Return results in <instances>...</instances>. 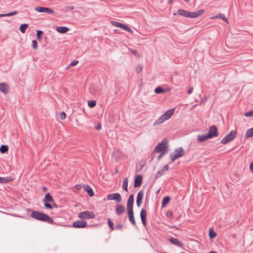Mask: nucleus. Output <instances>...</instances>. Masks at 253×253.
Listing matches in <instances>:
<instances>
[{
	"mask_svg": "<svg viewBox=\"0 0 253 253\" xmlns=\"http://www.w3.org/2000/svg\"><path fill=\"white\" fill-rule=\"evenodd\" d=\"M174 111V109L172 108L169 110H168L166 112H165L163 115L162 117H163V119L167 120L169 119L172 115L173 114Z\"/></svg>",
	"mask_w": 253,
	"mask_h": 253,
	"instance_id": "obj_16",
	"label": "nucleus"
},
{
	"mask_svg": "<svg viewBox=\"0 0 253 253\" xmlns=\"http://www.w3.org/2000/svg\"><path fill=\"white\" fill-rule=\"evenodd\" d=\"M59 117L61 120H64L66 117V113L64 112H62L59 114Z\"/></svg>",
	"mask_w": 253,
	"mask_h": 253,
	"instance_id": "obj_40",
	"label": "nucleus"
},
{
	"mask_svg": "<svg viewBox=\"0 0 253 253\" xmlns=\"http://www.w3.org/2000/svg\"><path fill=\"white\" fill-rule=\"evenodd\" d=\"M169 241L173 245L178 247H182L183 246V244L178 239L174 237L170 238Z\"/></svg>",
	"mask_w": 253,
	"mask_h": 253,
	"instance_id": "obj_15",
	"label": "nucleus"
},
{
	"mask_svg": "<svg viewBox=\"0 0 253 253\" xmlns=\"http://www.w3.org/2000/svg\"><path fill=\"white\" fill-rule=\"evenodd\" d=\"M69 30V29L68 28L64 26H59L56 28V31L61 34L66 33Z\"/></svg>",
	"mask_w": 253,
	"mask_h": 253,
	"instance_id": "obj_23",
	"label": "nucleus"
},
{
	"mask_svg": "<svg viewBox=\"0 0 253 253\" xmlns=\"http://www.w3.org/2000/svg\"><path fill=\"white\" fill-rule=\"evenodd\" d=\"M76 188L77 189L80 190L81 188V185H77L76 186Z\"/></svg>",
	"mask_w": 253,
	"mask_h": 253,
	"instance_id": "obj_57",
	"label": "nucleus"
},
{
	"mask_svg": "<svg viewBox=\"0 0 253 253\" xmlns=\"http://www.w3.org/2000/svg\"><path fill=\"white\" fill-rule=\"evenodd\" d=\"M107 199L108 200H115L118 203L121 202L122 200L121 195L118 193L110 194L108 195Z\"/></svg>",
	"mask_w": 253,
	"mask_h": 253,
	"instance_id": "obj_9",
	"label": "nucleus"
},
{
	"mask_svg": "<svg viewBox=\"0 0 253 253\" xmlns=\"http://www.w3.org/2000/svg\"><path fill=\"white\" fill-rule=\"evenodd\" d=\"M127 186H128V180H127V178H126L124 179V180H123L122 188L125 191H128Z\"/></svg>",
	"mask_w": 253,
	"mask_h": 253,
	"instance_id": "obj_26",
	"label": "nucleus"
},
{
	"mask_svg": "<svg viewBox=\"0 0 253 253\" xmlns=\"http://www.w3.org/2000/svg\"><path fill=\"white\" fill-rule=\"evenodd\" d=\"M96 105V102L95 100H89L88 101V106L90 108H93Z\"/></svg>",
	"mask_w": 253,
	"mask_h": 253,
	"instance_id": "obj_36",
	"label": "nucleus"
},
{
	"mask_svg": "<svg viewBox=\"0 0 253 253\" xmlns=\"http://www.w3.org/2000/svg\"><path fill=\"white\" fill-rule=\"evenodd\" d=\"M84 190L85 191L90 197L94 195V192L91 187L88 185H83Z\"/></svg>",
	"mask_w": 253,
	"mask_h": 253,
	"instance_id": "obj_19",
	"label": "nucleus"
},
{
	"mask_svg": "<svg viewBox=\"0 0 253 253\" xmlns=\"http://www.w3.org/2000/svg\"><path fill=\"white\" fill-rule=\"evenodd\" d=\"M164 171H163L162 169H161L160 171H158L155 175V178L157 179L158 178L160 177L164 173Z\"/></svg>",
	"mask_w": 253,
	"mask_h": 253,
	"instance_id": "obj_38",
	"label": "nucleus"
},
{
	"mask_svg": "<svg viewBox=\"0 0 253 253\" xmlns=\"http://www.w3.org/2000/svg\"><path fill=\"white\" fill-rule=\"evenodd\" d=\"M208 253H218L215 252V251H211V252H210Z\"/></svg>",
	"mask_w": 253,
	"mask_h": 253,
	"instance_id": "obj_61",
	"label": "nucleus"
},
{
	"mask_svg": "<svg viewBox=\"0 0 253 253\" xmlns=\"http://www.w3.org/2000/svg\"><path fill=\"white\" fill-rule=\"evenodd\" d=\"M134 203L133 195L131 194L129 195L126 204V210H133Z\"/></svg>",
	"mask_w": 253,
	"mask_h": 253,
	"instance_id": "obj_10",
	"label": "nucleus"
},
{
	"mask_svg": "<svg viewBox=\"0 0 253 253\" xmlns=\"http://www.w3.org/2000/svg\"><path fill=\"white\" fill-rule=\"evenodd\" d=\"M43 202L54 203V200L49 193H47L45 195L44 199L42 200Z\"/></svg>",
	"mask_w": 253,
	"mask_h": 253,
	"instance_id": "obj_20",
	"label": "nucleus"
},
{
	"mask_svg": "<svg viewBox=\"0 0 253 253\" xmlns=\"http://www.w3.org/2000/svg\"><path fill=\"white\" fill-rule=\"evenodd\" d=\"M87 222L85 220H78L73 222L72 226L74 228H83L87 226Z\"/></svg>",
	"mask_w": 253,
	"mask_h": 253,
	"instance_id": "obj_8",
	"label": "nucleus"
},
{
	"mask_svg": "<svg viewBox=\"0 0 253 253\" xmlns=\"http://www.w3.org/2000/svg\"><path fill=\"white\" fill-rule=\"evenodd\" d=\"M43 33L42 31L38 30L37 31V39L38 40H41L42 39V36L43 35Z\"/></svg>",
	"mask_w": 253,
	"mask_h": 253,
	"instance_id": "obj_35",
	"label": "nucleus"
},
{
	"mask_svg": "<svg viewBox=\"0 0 253 253\" xmlns=\"http://www.w3.org/2000/svg\"><path fill=\"white\" fill-rule=\"evenodd\" d=\"M204 12L205 10L204 9H200L197 12H193L179 9L177 10V13H174V14L176 15L177 14L180 16L187 18H196L204 14Z\"/></svg>",
	"mask_w": 253,
	"mask_h": 253,
	"instance_id": "obj_2",
	"label": "nucleus"
},
{
	"mask_svg": "<svg viewBox=\"0 0 253 253\" xmlns=\"http://www.w3.org/2000/svg\"><path fill=\"white\" fill-rule=\"evenodd\" d=\"M121 23H120V22H117V21H111V24L114 26H115V27H119Z\"/></svg>",
	"mask_w": 253,
	"mask_h": 253,
	"instance_id": "obj_43",
	"label": "nucleus"
},
{
	"mask_svg": "<svg viewBox=\"0 0 253 253\" xmlns=\"http://www.w3.org/2000/svg\"><path fill=\"white\" fill-rule=\"evenodd\" d=\"M28 211H31V216L38 220L42 222H47L50 224H53L54 222L52 218L49 217L47 214L41 212L40 211H34L33 209H27Z\"/></svg>",
	"mask_w": 253,
	"mask_h": 253,
	"instance_id": "obj_1",
	"label": "nucleus"
},
{
	"mask_svg": "<svg viewBox=\"0 0 253 253\" xmlns=\"http://www.w3.org/2000/svg\"><path fill=\"white\" fill-rule=\"evenodd\" d=\"M146 217H147V211L146 210L143 209L140 211V218L141 219L142 223L144 226L146 225Z\"/></svg>",
	"mask_w": 253,
	"mask_h": 253,
	"instance_id": "obj_14",
	"label": "nucleus"
},
{
	"mask_svg": "<svg viewBox=\"0 0 253 253\" xmlns=\"http://www.w3.org/2000/svg\"><path fill=\"white\" fill-rule=\"evenodd\" d=\"M246 138L253 137V128H250L245 134Z\"/></svg>",
	"mask_w": 253,
	"mask_h": 253,
	"instance_id": "obj_31",
	"label": "nucleus"
},
{
	"mask_svg": "<svg viewBox=\"0 0 253 253\" xmlns=\"http://www.w3.org/2000/svg\"><path fill=\"white\" fill-rule=\"evenodd\" d=\"M166 92V90L163 89L161 86H159L155 89V92L157 94H160L163 92Z\"/></svg>",
	"mask_w": 253,
	"mask_h": 253,
	"instance_id": "obj_30",
	"label": "nucleus"
},
{
	"mask_svg": "<svg viewBox=\"0 0 253 253\" xmlns=\"http://www.w3.org/2000/svg\"><path fill=\"white\" fill-rule=\"evenodd\" d=\"M9 86L5 83H0V91L6 94L8 92Z\"/></svg>",
	"mask_w": 253,
	"mask_h": 253,
	"instance_id": "obj_18",
	"label": "nucleus"
},
{
	"mask_svg": "<svg viewBox=\"0 0 253 253\" xmlns=\"http://www.w3.org/2000/svg\"><path fill=\"white\" fill-rule=\"evenodd\" d=\"M107 221H108V225H109V227L110 228V229H111L112 230H114L115 227H114V223H113V222L112 221V220H111L110 218H108V219H107Z\"/></svg>",
	"mask_w": 253,
	"mask_h": 253,
	"instance_id": "obj_37",
	"label": "nucleus"
},
{
	"mask_svg": "<svg viewBox=\"0 0 253 253\" xmlns=\"http://www.w3.org/2000/svg\"><path fill=\"white\" fill-rule=\"evenodd\" d=\"M142 68L141 66L138 67L136 69V71L137 73L141 72L142 71Z\"/></svg>",
	"mask_w": 253,
	"mask_h": 253,
	"instance_id": "obj_53",
	"label": "nucleus"
},
{
	"mask_svg": "<svg viewBox=\"0 0 253 253\" xmlns=\"http://www.w3.org/2000/svg\"><path fill=\"white\" fill-rule=\"evenodd\" d=\"M131 52L134 54H136L137 53V50H131Z\"/></svg>",
	"mask_w": 253,
	"mask_h": 253,
	"instance_id": "obj_58",
	"label": "nucleus"
},
{
	"mask_svg": "<svg viewBox=\"0 0 253 253\" xmlns=\"http://www.w3.org/2000/svg\"><path fill=\"white\" fill-rule=\"evenodd\" d=\"M53 204V207L57 208V205L55 204V202L54 201V203H52Z\"/></svg>",
	"mask_w": 253,
	"mask_h": 253,
	"instance_id": "obj_60",
	"label": "nucleus"
},
{
	"mask_svg": "<svg viewBox=\"0 0 253 253\" xmlns=\"http://www.w3.org/2000/svg\"><path fill=\"white\" fill-rule=\"evenodd\" d=\"M44 206L45 207V208L47 209H52L53 206L50 204V203H48L47 202H44Z\"/></svg>",
	"mask_w": 253,
	"mask_h": 253,
	"instance_id": "obj_42",
	"label": "nucleus"
},
{
	"mask_svg": "<svg viewBox=\"0 0 253 253\" xmlns=\"http://www.w3.org/2000/svg\"><path fill=\"white\" fill-rule=\"evenodd\" d=\"M126 211L125 207L123 206L122 205L119 204L117 205L116 209V213L117 215H120L124 213Z\"/></svg>",
	"mask_w": 253,
	"mask_h": 253,
	"instance_id": "obj_17",
	"label": "nucleus"
},
{
	"mask_svg": "<svg viewBox=\"0 0 253 253\" xmlns=\"http://www.w3.org/2000/svg\"><path fill=\"white\" fill-rule=\"evenodd\" d=\"M211 139L208 135H198L197 136V140L200 142H204L208 139Z\"/></svg>",
	"mask_w": 253,
	"mask_h": 253,
	"instance_id": "obj_22",
	"label": "nucleus"
},
{
	"mask_svg": "<svg viewBox=\"0 0 253 253\" xmlns=\"http://www.w3.org/2000/svg\"><path fill=\"white\" fill-rule=\"evenodd\" d=\"M13 178L11 177H0V183L6 184L9 182L12 181Z\"/></svg>",
	"mask_w": 253,
	"mask_h": 253,
	"instance_id": "obj_21",
	"label": "nucleus"
},
{
	"mask_svg": "<svg viewBox=\"0 0 253 253\" xmlns=\"http://www.w3.org/2000/svg\"><path fill=\"white\" fill-rule=\"evenodd\" d=\"M32 47L34 49H36L38 47V45H37V42L35 40H33L32 41Z\"/></svg>",
	"mask_w": 253,
	"mask_h": 253,
	"instance_id": "obj_45",
	"label": "nucleus"
},
{
	"mask_svg": "<svg viewBox=\"0 0 253 253\" xmlns=\"http://www.w3.org/2000/svg\"><path fill=\"white\" fill-rule=\"evenodd\" d=\"M170 198L169 196H166L164 198L162 203V207L163 208L166 207L167 204L169 202Z\"/></svg>",
	"mask_w": 253,
	"mask_h": 253,
	"instance_id": "obj_25",
	"label": "nucleus"
},
{
	"mask_svg": "<svg viewBox=\"0 0 253 253\" xmlns=\"http://www.w3.org/2000/svg\"><path fill=\"white\" fill-rule=\"evenodd\" d=\"M143 194L144 193L142 190L139 191L137 194L136 200L142 201L143 198Z\"/></svg>",
	"mask_w": 253,
	"mask_h": 253,
	"instance_id": "obj_34",
	"label": "nucleus"
},
{
	"mask_svg": "<svg viewBox=\"0 0 253 253\" xmlns=\"http://www.w3.org/2000/svg\"><path fill=\"white\" fill-rule=\"evenodd\" d=\"M173 0H169V3H172L173 2Z\"/></svg>",
	"mask_w": 253,
	"mask_h": 253,
	"instance_id": "obj_63",
	"label": "nucleus"
},
{
	"mask_svg": "<svg viewBox=\"0 0 253 253\" xmlns=\"http://www.w3.org/2000/svg\"><path fill=\"white\" fill-rule=\"evenodd\" d=\"M123 225L122 224L119 223L116 225L115 228L118 230H122L123 229Z\"/></svg>",
	"mask_w": 253,
	"mask_h": 253,
	"instance_id": "obj_47",
	"label": "nucleus"
},
{
	"mask_svg": "<svg viewBox=\"0 0 253 253\" xmlns=\"http://www.w3.org/2000/svg\"><path fill=\"white\" fill-rule=\"evenodd\" d=\"M193 88L192 87H190L187 91V93L188 94H190L193 92Z\"/></svg>",
	"mask_w": 253,
	"mask_h": 253,
	"instance_id": "obj_52",
	"label": "nucleus"
},
{
	"mask_svg": "<svg viewBox=\"0 0 253 253\" xmlns=\"http://www.w3.org/2000/svg\"><path fill=\"white\" fill-rule=\"evenodd\" d=\"M142 201L141 200H136V205L138 207H140L141 204H142Z\"/></svg>",
	"mask_w": 253,
	"mask_h": 253,
	"instance_id": "obj_51",
	"label": "nucleus"
},
{
	"mask_svg": "<svg viewBox=\"0 0 253 253\" xmlns=\"http://www.w3.org/2000/svg\"><path fill=\"white\" fill-rule=\"evenodd\" d=\"M8 151V147L6 145H2L0 147V153L4 154Z\"/></svg>",
	"mask_w": 253,
	"mask_h": 253,
	"instance_id": "obj_27",
	"label": "nucleus"
},
{
	"mask_svg": "<svg viewBox=\"0 0 253 253\" xmlns=\"http://www.w3.org/2000/svg\"><path fill=\"white\" fill-rule=\"evenodd\" d=\"M185 152L182 147L175 149L173 153L170 154L169 157L171 162L184 155Z\"/></svg>",
	"mask_w": 253,
	"mask_h": 253,
	"instance_id": "obj_4",
	"label": "nucleus"
},
{
	"mask_svg": "<svg viewBox=\"0 0 253 253\" xmlns=\"http://www.w3.org/2000/svg\"><path fill=\"white\" fill-rule=\"evenodd\" d=\"M28 27V24H23L20 27V30L21 32L23 34L25 33L26 30Z\"/></svg>",
	"mask_w": 253,
	"mask_h": 253,
	"instance_id": "obj_32",
	"label": "nucleus"
},
{
	"mask_svg": "<svg viewBox=\"0 0 253 253\" xmlns=\"http://www.w3.org/2000/svg\"><path fill=\"white\" fill-rule=\"evenodd\" d=\"M167 216L168 217H169L170 218H172V216H173V214H172V212L170 211V212H167Z\"/></svg>",
	"mask_w": 253,
	"mask_h": 253,
	"instance_id": "obj_50",
	"label": "nucleus"
},
{
	"mask_svg": "<svg viewBox=\"0 0 253 253\" xmlns=\"http://www.w3.org/2000/svg\"><path fill=\"white\" fill-rule=\"evenodd\" d=\"M211 18L212 19H215V18H220V19H222L224 21H225L226 22H228L227 18H226L225 17V16L221 13L218 14V15H216L215 16H213Z\"/></svg>",
	"mask_w": 253,
	"mask_h": 253,
	"instance_id": "obj_24",
	"label": "nucleus"
},
{
	"mask_svg": "<svg viewBox=\"0 0 253 253\" xmlns=\"http://www.w3.org/2000/svg\"><path fill=\"white\" fill-rule=\"evenodd\" d=\"M165 121V120L163 119V117L162 116L159 119H158L154 123V126H156L157 125H159L161 124L162 123H163Z\"/></svg>",
	"mask_w": 253,
	"mask_h": 253,
	"instance_id": "obj_33",
	"label": "nucleus"
},
{
	"mask_svg": "<svg viewBox=\"0 0 253 253\" xmlns=\"http://www.w3.org/2000/svg\"><path fill=\"white\" fill-rule=\"evenodd\" d=\"M217 234L214 231L213 229L211 228L209 230V237L211 239H213L216 236Z\"/></svg>",
	"mask_w": 253,
	"mask_h": 253,
	"instance_id": "obj_28",
	"label": "nucleus"
},
{
	"mask_svg": "<svg viewBox=\"0 0 253 253\" xmlns=\"http://www.w3.org/2000/svg\"><path fill=\"white\" fill-rule=\"evenodd\" d=\"M74 9V7L73 6H65L64 8V10L66 12L71 11L72 10H73Z\"/></svg>",
	"mask_w": 253,
	"mask_h": 253,
	"instance_id": "obj_41",
	"label": "nucleus"
},
{
	"mask_svg": "<svg viewBox=\"0 0 253 253\" xmlns=\"http://www.w3.org/2000/svg\"><path fill=\"white\" fill-rule=\"evenodd\" d=\"M169 147L168 141L167 139L165 138L162 141L159 143L154 149V152L156 153L168 152V148Z\"/></svg>",
	"mask_w": 253,
	"mask_h": 253,
	"instance_id": "obj_3",
	"label": "nucleus"
},
{
	"mask_svg": "<svg viewBox=\"0 0 253 253\" xmlns=\"http://www.w3.org/2000/svg\"><path fill=\"white\" fill-rule=\"evenodd\" d=\"M78 217L81 219H92L95 217L93 212L85 211L80 213Z\"/></svg>",
	"mask_w": 253,
	"mask_h": 253,
	"instance_id": "obj_6",
	"label": "nucleus"
},
{
	"mask_svg": "<svg viewBox=\"0 0 253 253\" xmlns=\"http://www.w3.org/2000/svg\"><path fill=\"white\" fill-rule=\"evenodd\" d=\"M95 128L97 130H100L101 129V125L100 124H99Z\"/></svg>",
	"mask_w": 253,
	"mask_h": 253,
	"instance_id": "obj_54",
	"label": "nucleus"
},
{
	"mask_svg": "<svg viewBox=\"0 0 253 253\" xmlns=\"http://www.w3.org/2000/svg\"><path fill=\"white\" fill-rule=\"evenodd\" d=\"M207 134L211 139L214 137H217L218 132L216 126L213 125L210 126Z\"/></svg>",
	"mask_w": 253,
	"mask_h": 253,
	"instance_id": "obj_7",
	"label": "nucleus"
},
{
	"mask_svg": "<svg viewBox=\"0 0 253 253\" xmlns=\"http://www.w3.org/2000/svg\"><path fill=\"white\" fill-rule=\"evenodd\" d=\"M250 168L251 170H253V162H252L250 165Z\"/></svg>",
	"mask_w": 253,
	"mask_h": 253,
	"instance_id": "obj_56",
	"label": "nucleus"
},
{
	"mask_svg": "<svg viewBox=\"0 0 253 253\" xmlns=\"http://www.w3.org/2000/svg\"><path fill=\"white\" fill-rule=\"evenodd\" d=\"M142 183V176L141 175H137L135 176L134 179V187L135 188L139 187Z\"/></svg>",
	"mask_w": 253,
	"mask_h": 253,
	"instance_id": "obj_13",
	"label": "nucleus"
},
{
	"mask_svg": "<svg viewBox=\"0 0 253 253\" xmlns=\"http://www.w3.org/2000/svg\"><path fill=\"white\" fill-rule=\"evenodd\" d=\"M35 10L39 12H44L46 13H52L54 11L51 8L45 7H36Z\"/></svg>",
	"mask_w": 253,
	"mask_h": 253,
	"instance_id": "obj_11",
	"label": "nucleus"
},
{
	"mask_svg": "<svg viewBox=\"0 0 253 253\" xmlns=\"http://www.w3.org/2000/svg\"><path fill=\"white\" fill-rule=\"evenodd\" d=\"M160 154L158 156L157 159L158 161L160 160L161 158L166 154V152H160Z\"/></svg>",
	"mask_w": 253,
	"mask_h": 253,
	"instance_id": "obj_46",
	"label": "nucleus"
},
{
	"mask_svg": "<svg viewBox=\"0 0 253 253\" xmlns=\"http://www.w3.org/2000/svg\"><path fill=\"white\" fill-rule=\"evenodd\" d=\"M18 13V11H12L11 12L7 13H6V14H0V17H6V16H13V15H15L17 14Z\"/></svg>",
	"mask_w": 253,
	"mask_h": 253,
	"instance_id": "obj_29",
	"label": "nucleus"
},
{
	"mask_svg": "<svg viewBox=\"0 0 253 253\" xmlns=\"http://www.w3.org/2000/svg\"><path fill=\"white\" fill-rule=\"evenodd\" d=\"M154 156H152V158H151V159L150 160V161H152L153 160V159H154Z\"/></svg>",
	"mask_w": 253,
	"mask_h": 253,
	"instance_id": "obj_64",
	"label": "nucleus"
},
{
	"mask_svg": "<svg viewBox=\"0 0 253 253\" xmlns=\"http://www.w3.org/2000/svg\"><path fill=\"white\" fill-rule=\"evenodd\" d=\"M128 219L130 222L134 226H136V223L134 217L133 210H127Z\"/></svg>",
	"mask_w": 253,
	"mask_h": 253,
	"instance_id": "obj_12",
	"label": "nucleus"
},
{
	"mask_svg": "<svg viewBox=\"0 0 253 253\" xmlns=\"http://www.w3.org/2000/svg\"><path fill=\"white\" fill-rule=\"evenodd\" d=\"M123 29L128 32L131 33V34L133 33L132 30H131L130 28H129L128 26H127L126 25H124Z\"/></svg>",
	"mask_w": 253,
	"mask_h": 253,
	"instance_id": "obj_39",
	"label": "nucleus"
},
{
	"mask_svg": "<svg viewBox=\"0 0 253 253\" xmlns=\"http://www.w3.org/2000/svg\"><path fill=\"white\" fill-rule=\"evenodd\" d=\"M245 116L246 117H253V110L249 111L245 113Z\"/></svg>",
	"mask_w": 253,
	"mask_h": 253,
	"instance_id": "obj_44",
	"label": "nucleus"
},
{
	"mask_svg": "<svg viewBox=\"0 0 253 253\" xmlns=\"http://www.w3.org/2000/svg\"><path fill=\"white\" fill-rule=\"evenodd\" d=\"M169 169V166L168 165H166L164 166V167L162 169L163 170V171L165 172V171L168 170Z\"/></svg>",
	"mask_w": 253,
	"mask_h": 253,
	"instance_id": "obj_49",
	"label": "nucleus"
},
{
	"mask_svg": "<svg viewBox=\"0 0 253 253\" xmlns=\"http://www.w3.org/2000/svg\"><path fill=\"white\" fill-rule=\"evenodd\" d=\"M42 191L44 192H45L47 191V188L45 186H43L42 187Z\"/></svg>",
	"mask_w": 253,
	"mask_h": 253,
	"instance_id": "obj_55",
	"label": "nucleus"
},
{
	"mask_svg": "<svg viewBox=\"0 0 253 253\" xmlns=\"http://www.w3.org/2000/svg\"><path fill=\"white\" fill-rule=\"evenodd\" d=\"M125 24H123V23H121L120 25V27L119 28H121V29H123L124 28V26Z\"/></svg>",
	"mask_w": 253,
	"mask_h": 253,
	"instance_id": "obj_59",
	"label": "nucleus"
},
{
	"mask_svg": "<svg viewBox=\"0 0 253 253\" xmlns=\"http://www.w3.org/2000/svg\"><path fill=\"white\" fill-rule=\"evenodd\" d=\"M236 134L237 132L235 130L231 131L221 140V143L223 144H226L232 141L235 138Z\"/></svg>",
	"mask_w": 253,
	"mask_h": 253,
	"instance_id": "obj_5",
	"label": "nucleus"
},
{
	"mask_svg": "<svg viewBox=\"0 0 253 253\" xmlns=\"http://www.w3.org/2000/svg\"><path fill=\"white\" fill-rule=\"evenodd\" d=\"M165 90H166V92L167 91H170V88H167V89H165Z\"/></svg>",
	"mask_w": 253,
	"mask_h": 253,
	"instance_id": "obj_62",
	"label": "nucleus"
},
{
	"mask_svg": "<svg viewBox=\"0 0 253 253\" xmlns=\"http://www.w3.org/2000/svg\"><path fill=\"white\" fill-rule=\"evenodd\" d=\"M79 63V61L78 60H74L70 64V66H74L76 65Z\"/></svg>",
	"mask_w": 253,
	"mask_h": 253,
	"instance_id": "obj_48",
	"label": "nucleus"
}]
</instances>
